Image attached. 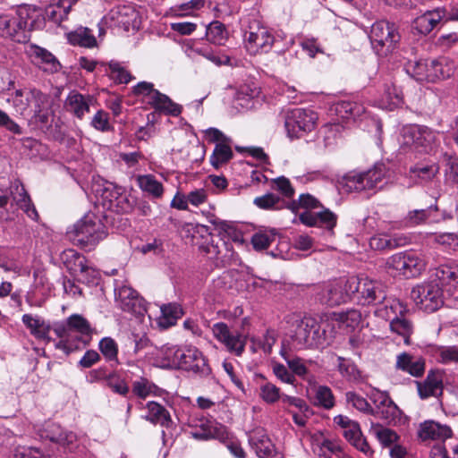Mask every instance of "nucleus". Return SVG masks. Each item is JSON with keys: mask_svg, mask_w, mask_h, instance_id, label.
Segmentation results:
<instances>
[{"mask_svg": "<svg viewBox=\"0 0 458 458\" xmlns=\"http://www.w3.org/2000/svg\"><path fill=\"white\" fill-rule=\"evenodd\" d=\"M291 338L299 349L324 348L335 337V323L329 318L293 317Z\"/></svg>", "mask_w": 458, "mask_h": 458, "instance_id": "1", "label": "nucleus"}, {"mask_svg": "<svg viewBox=\"0 0 458 458\" xmlns=\"http://www.w3.org/2000/svg\"><path fill=\"white\" fill-rule=\"evenodd\" d=\"M54 332L61 338L55 344L56 349L69 354L88 344L91 327L85 318L73 314L65 321L55 325Z\"/></svg>", "mask_w": 458, "mask_h": 458, "instance_id": "2", "label": "nucleus"}, {"mask_svg": "<svg viewBox=\"0 0 458 458\" xmlns=\"http://www.w3.org/2000/svg\"><path fill=\"white\" fill-rule=\"evenodd\" d=\"M400 145L403 150L430 154L439 146L438 135L428 127L411 124L403 128Z\"/></svg>", "mask_w": 458, "mask_h": 458, "instance_id": "3", "label": "nucleus"}, {"mask_svg": "<svg viewBox=\"0 0 458 458\" xmlns=\"http://www.w3.org/2000/svg\"><path fill=\"white\" fill-rule=\"evenodd\" d=\"M386 176V165L376 164L366 171H351L339 181L340 188L345 192H361L377 189Z\"/></svg>", "mask_w": 458, "mask_h": 458, "instance_id": "4", "label": "nucleus"}, {"mask_svg": "<svg viewBox=\"0 0 458 458\" xmlns=\"http://www.w3.org/2000/svg\"><path fill=\"white\" fill-rule=\"evenodd\" d=\"M17 32L14 41L25 43L30 39V32L41 30L45 25V17L40 8L32 4H20L16 10V18H13Z\"/></svg>", "mask_w": 458, "mask_h": 458, "instance_id": "5", "label": "nucleus"}, {"mask_svg": "<svg viewBox=\"0 0 458 458\" xmlns=\"http://www.w3.org/2000/svg\"><path fill=\"white\" fill-rule=\"evenodd\" d=\"M72 240L86 250H91L106 237V226L93 216H85L74 225Z\"/></svg>", "mask_w": 458, "mask_h": 458, "instance_id": "6", "label": "nucleus"}, {"mask_svg": "<svg viewBox=\"0 0 458 458\" xmlns=\"http://www.w3.org/2000/svg\"><path fill=\"white\" fill-rule=\"evenodd\" d=\"M277 40L268 28L254 21L244 30L243 44L250 55L268 53Z\"/></svg>", "mask_w": 458, "mask_h": 458, "instance_id": "7", "label": "nucleus"}, {"mask_svg": "<svg viewBox=\"0 0 458 458\" xmlns=\"http://www.w3.org/2000/svg\"><path fill=\"white\" fill-rule=\"evenodd\" d=\"M411 298L416 307L427 313L439 310L444 304V292L436 282H424L411 289Z\"/></svg>", "mask_w": 458, "mask_h": 458, "instance_id": "8", "label": "nucleus"}, {"mask_svg": "<svg viewBox=\"0 0 458 458\" xmlns=\"http://www.w3.org/2000/svg\"><path fill=\"white\" fill-rule=\"evenodd\" d=\"M386 266L395 275L407 278L420 276L426 268V261L420 254L411 251L398 252L386 259Z\"/></svg>", "mask_w": 458, "mask_h": 458, "instance_id": "9", "label": "nucleus"}, {"mask_svg": "<svg viewBox=\"0 0 458 458\" xmlns=\"http://www.w3.org/2000/svg\"><path fill=\"white\" fill-rule=\"evenodd\" d=\"M318 114L304 108H294L288 112L284 126L287 135L293 138H301L315 129Z\"/></svg>", "mask_w": 458, "mask_h": 458, "instance_id": "10", "label": "nucleus"}, {"mask_svg": "<svg viewBox=\"0 0 458 458\" xmlns=\"http://www.w3.org/2000/svg\"><path fill=\"white\" fill-rule=\"evenodd\" d=\"M349 291L352 296L362 300L363 304H376L386 298V292L381 283L367 277L352 276L348 278Z\"/></svg>", "mask_w": 458, "mask_h": 458, "instance_id": "11", "label": "nucleus"}, {"mask_svg": "<svg viewBox=\"0 0 458 458\" xmlns=\"http://www.w3.org/2000/svg\"><path fill=\"white\" fill-rule=\"evenodd\" d=\"M181 356L179 369L199 377H206L211 374L208 360L196 346L182 345V354Z\"/></svg>", "mask_w": 458, "mask_h": 458, "instance_id": "12", "label": "nucleus"}, {"mask_svg": "<svg viewBox=\"0 0 458 458\" xmlns=\"http://www.w3.org/2000/svg\"><path fill=\"white\" fill-rule=\"evenodd\" d=\"M369 38L375 48L386 47V51H391L400 41L401 35L395 23L378 21L371 26Z\"/></svg>", "mask_w": 458, "mask_h": 458, "instance_id": "13", "label": "nucleus"}, {"mask_svg": "<svg viewBox=\"0 0 458 458\" xmlns=\"http://www.w3.org/2000/svg\"><path fill=\"white\" fill-rule=\"evenodd\" d=\"M214 337L220 342L227 352L236 356H242L246 345V337L240 333H233L224 322H217L212 326Z\"/></svg>", "mask_w": 458, "mask_h": 458, "instance_id": "14", "label": "nucleus"}, {"mask_svg": "<svg viewBox=\"0 0 458 458\" xmlns=\"http://www.w3.org/2000/svg\"><path fill=\"white\" fill-rule=\"evenodd\" d=\"M41 439L49 440L58 444L69 452H74L78 447L77 436L72 431H64L58 424L51 421L46 422L38 430Z\"/></svg>", "mask_w": 458, "mask_h": 458, "instance_id": "15", "label": "nucleus"}, {"mask_svg": "<svg viewBox=\"0 0 458 458\" xmlns=\"http://www.w3.org/2000/svg\"><path fill=\"white\" fill-rule=\"evenodd\" d=\"M190 434L197 440L218 439L224 441L228 437L226 428L215 420L206 418L199 419L194 424L190 425Z\"/></svg>", "mask_w": 458, "mask_h": 458, "instance_id": "16", "label": "nucleus"}, {"mask_svg": "<svg viewBox=\"0 0 458 458\" xmlns=\"http://www.w3.org/2000/svg\"><path fill=\"white\" fill-rule=\"evenodd\" d=\"M347 284L348 279L326 284L318 293L319 301L332 307L347 302L352 297V292L349 291Z\"/></svg>", "mask_w": 458, "mask_h": 458, "instance_id": "17", "label": "nucleus"}, {"mask_svg": "<svg viewBox=\"0 0 458 458\" xmlns=\"http://www.w3.org/2000/svg\"><path fill=\"white\" fill-rule=\"evenodd\" d=\"M115 301L123 311L135 316H143L147 312L145 301L130 286L122 285L115 289Z\"/></svg>", "mask_w": 458, "mask_h": 458, "instance_id": "18", "label": "nucleus"}, {"mask_svg": "<svg viewBox=\"0 0 458 458\" xmlns=\"http://www.w3.org/2000/svg\"><path fill=\"white\" fill-rule=\"evenodd\" d=\"M375 408L371 415L386 423H395L402 415V411L386 393L378 392L372 399Z\"/></svg>", "mask_w": 458, "mask_h": 458, "instance_id": "19", "label": "nucleus"}, {"mask_svg": "<svg viewBox=\"0 0 458 458\" xmlns=\"http://www.w3.org/2000/svg\"><path fill=\"white\" fill-rule=\"evenodd\" d=\"M249 444L259 458H283L275 450V446L264 428L253 429L249 434Z\"/></svg>", "mask_w": 458, "mask_h": 458, "instance_id": "20", "label": "nucleus"}, {"mask_svg": "<svg viewBox=\"0 0 458 458\" xmlns=\"http://www.w3.org/2000/svg\"><path fill=\"white\" fill-rule=\"evenodd\" d=\"M31 62L42 71L55 73L59 71L61 65L55 56L46 48L37 45H30L26 50Z\"/></svg>", "mask_w": 458, "mask_h": 458, "instance_id": "21", "label": "nucleus"}, {"mask_svg": "<svg viewBox=\"0 0 458 458\" xmlns=\"http://www.w3.org/2000/svg\"><path fill=\"white\" fill-rule=\"evenodd\" d=\"M10 195L13 199L10 208H13V203L32 220L37 221L38 214L35 206L32 204L31 199L27 193L23 184L19 181L15 180L11 182L10 185Z\"/></svg>", "mask_w": 458, "mask_h": 458, "instance_id": "22", "label": "nucleus"}, {"mask_svg": "<svg viewBox=\"0 0 458 458\" xmlns=\"http://www.w3.org/2000/svg\"><path fill=\"white\" fill-rule=\"evenodd\" d=\"M300 221L308 226H318L329 231L336 225L337 216L329 209L320 212L304 211L299 216Z\"/></svg>", "mask_w": 458, "mask_h": 458, "instance_id": "23", "label": "nucleus"}, {"mask_svg": "<svg viewBox=\"0 0 458 458\" xmlns=\"http://www.w3.org/2000/svg\"><path fill=\"white\" fill-rule=\"evenodd\" d=\"M92 102L93 97L90 95L72 91L65 99L64 107L69 113L81 120L86 114L89 113Z\"/></svg>", "mask_w": 458, "mask_h": 458, "instance_id": "24", "label": "nucleus"}, {"mask_svg": "<svg viewBox=\"0 0 458 458\" xmlns=\"http://www.w3.org/2000/svg\"><path fill=\"white\" fill-rule=\"evenodd\" d=\"M445 17V10L436 8L426 11L420 16L414 19L412 26L421 35L429 34L436 26Z\"/></svg>", "mask_w": 458, "mask_h": 458, "instance_id": "25", "label": "nucleus"}, {"mask_svg": "<svg viewBox=\"0 0 458 458\" xmlns=\"http://www.w3.org/2000/svg\"><path fill=\"white\" fill-rule=\"evenodd\" d=\"M30 114L41 123L49 122L50 111V97L43 93L39 89L33 88V98L31 99Z\"/></svg>", "mask_w": 458, "mask_h": 458, "instance_id": "26", "label": "nucleus"}, {"mask_svg": "<svg viewBox=\"0 0 458 458\" xmlns=\"http://www.w3.org/2000/svg\"><path fill=\"white\" fill-rule=\"evenodd\" d=\"M21 321L36 339L46 342L51 340L49 336L51 326L42 317L27 313L21 317Z\"/></svg>", "mask_w": 458, "mask_h": 458, "instance_id": "27", "label": "nucleus"}, {"mask_svg": "<svg viewBox=\"0 0 458 458\" xmlns=\"http://www.w3.org/2000/svg\"><path fill=\"white\" fill-rule=\"evenodd\" d=\"M377 305L374 311L375 316L390 322L400 316H404L407 312L406 307L397 299H386V297Z\"/></svg>", "mask_w": 458, "mask_h": 458, "instance_id": "28", "label": "nucleus"}, {"mask_svg": "<svg viewBox=\"0 0 458 458\" xmlns=\"http://www.w3.org/2000/svg\"><path fill=\"white\" fill-rule=\"evenodd\" d=\"M395 367L414 377H420L425 372V360L403 352L396 356Z\"/></svg>", "mask_w": 458, "mask_h": 458, "instance_id": "29", "label": "nucleus"}, {"mask_svg": "<svg viewBox=\"0 0 458 458\" xmlns=\"http://www.w3.org/2000/svg\"><path fill=\"white\" fill-rule=\"evenodd\" d=\"M419 437L423 441H445L452 437V429L447 425H443L434 420H427L420 424Z\"/></svg>", "mask_w": 458, "mask_h": 458, "instance_id": "30", "label": "nucleus"}, {"mask_svg": "<svg viewBox=\"0 0 458 458\" xmlns=\"http://www.w3.org/2000/svg\"><path fill=\"white\" fill-rule=\"evenodd\" d=\"M135 12L131 6L117 4L103 17L105 25L109 27L128 26Z\"/></svg>", "mask_w": 458, "mask_h": 458, "instance_id": "31", "label": "nucleus"}, {"mask_svg": "<svg viewBox=\"0 0 458 458\" xmlns=\"http://www.w3.org/2000/svg\"><path fill=\"white\" fill-rule=\"evenodd\" d=\"M443 373L430 370L423 382H417L419 395L421 399L436 396L442 392Z\"/></svg>", "mask_w": 458, "mask_h": 458, "instance_id": "32", "label": "nucleus"}, {"mask_svg": "<svg viewBox=\"0 0 458 458\" xmlns=\"http://www.w3.org/2000/svg\"><path fill=\"white\" fill-rule=\"evenodd\" d=\"M32 98L33 89H19L8 94L6 102L17 114L25 116L30 114Z\"/></svg>", "mask_w": 458, "mask_h": 458, "instance_id": "33", "label": "nucleus"}, {"mask_svg": "<svg viewBox=\"0 0 458 458\" xmlns=\"http://www.w3.org/2000/svg\"><path fill=\"white\" fill-rule=\"evenodd\" d=\"M150 106L158 112L172 116H178L182 111V106L173 102L171 98L158 90L154 92L149 100Z\"/></svg>", "mask_w": 458, "mask_h": 458, "instance_id": "34", "label": "nucleus"}, {"mask_svg": "<svg viewBox=\"0 0 458 458\" xmlns=\"http://www.w3.org/2000/svg\"><path fill=\"white\" fill-rule=\"evenodd\" d=\"M148 414L146 420L153 424H158L163 428H172L174 422L170 412L160 403L157 402H148L147 403Z\"/></svg>", "mask_w": 458, "mask_h": 458, "instance_id": "35", "label": "nucleus"}, {"mask_svg": "<svg viewBox=\"0 0 458 458\" xmlns=\"http://www.w3.org/2000/svg\"><path fill=\"white\" fill-rule=\"evenodd\" d=\"M200 249L208 255L209 259L220 262L225 261L232 255V247L226 242H223L220 237L216 242L211 239L209 242L201 245Z\"/></svg>", "mask_w": 458, "mask_h": 458, "instance_id": "36", "label": "nucleus"}, {"mask_svg": "<svg viewBox=\"0 0 458 458\" xmlns=\"http://www.w3.org/2000/svg\"><path fill=\"white\" fill-rule=\"evenodd\" d=\"M61 260L67 270L77 276L87 266L86 258L73 249H68L61 253Z\"/></svg>", "mask_w": 458, "mask_h": 458, "instance_id": "37", "label": "nucleus"}, {"mask_svg": "<svg viewBox=\"0 0 458 458\" xmlns=\"http://www.w3.org/2000/svg\"><path fill=\"white\" fill-rule=\"evenodd\" d=\"M454 71L455 64L454 61L446 57H439L435 60H430V81L450 78L454 73Z\"/></svg>", "mask_w": 458, "mask_h": 458, "instance_id": "38", "label": "nucleus"}, {"mask_svg": "<svg viewBox=\"0 0 458 458\" xmlns=\"http://www.w3.org/2000/svg\"><path fill=\"white\" fill-rule=\"evenodd\" d=\"M71 8V4L64 0H52L45 9V20L61 25L67 19Z\"/></svg>", "mask_w": 458, "mask_h": 458, "instance_id": "39", "label": "nucleus"}, {"mask_svg": "<svg viewBox=\"0 0 458 458\" xmlns=\"http://www.w3.org/2000/svg\"><path fill=\"white\" fill-rule=\"evenodd\" d=\"M337 370L340 375L348 382L360 383L364 378L357 365L350 359L337 356Z\"/></svg>", "mask_w": 458, "mask_h": 458, "instance_id": "40", "label": "nucleus"}, {"mask_svg": "<svg viewBox=\"0 0 458 458\" xmlns=\"http://www.w3.org/2000/svg\"><path fill=\"white\" fill-rule=\"evenodd\" d=\"M182 354V346L165 345L160 350L161 367L165 369H179Z\"/></svg>", "mask_w": 458, "mask_h": 458, "instance_id": "41", "label": "nucleus"}, {"mask_svg": "<svg viewBox=\"0 0 458 458\" xmlns=\"http://www.w3.org/2000/svg\"><path fill=\"white\" fill-rule=\"evenodd\" d=\"M406 239L401 236L377 234L369 239V246L375 250H393L404 245Z\"/></svg>", "mask_w": 458, "mask_h": 458, "instance_id": "42", "label": "nucleus"}, {"mask_svg": "<svg viewBox=\"0 0 458 458\" xmlns=\"http://www.w3.org/2000/svg\"><path fill=\"white\" fill-rule=\"evenodd\" d=\"M433 276L442 284H458V264L454 261L441 264L434 269Z\"/></svg>", "mask_w": 458, "mask_h": 458, "instance_id": "43", "label": "nucleus"}, {"mask_svg": "<svg viewBox=\"0 0 458 458\" xmlns=\"http://www.w3.org/2000/svg\"><path fill=\"white\" fill-rule=\"evenodd\" d=\"M335 112L343 120L355 121L365 113V107L357 102L343 100L336 104Z\"/></svg>", "mask_w": 458, "mask_h": 458, "instance_id": "44", "label": "nucleus"}, {"mask_svg": "<svg viewBox=\"0 0 458 458\" xmlns=\"http://www.w3.org/2000/svg\"><path fill=\"white\" fill-rule=\"evenodd\" d=\"M429 69L428 60H410L404 64L405 72L418 81H430Z\"/></svg>", "mask_w": 458, "mask_h": 458, "instance_id": "45", "label": "nucleus"}, {"mask_svg": "<svg viewBox=\"0 0 458 458\" xmlns=\"http://www.w3.org/2000/svg\"><path fill=\"white\" fill-rule=\"evenodd\" d=\"M132 392L139 398L145 399L149 395L161 396L164 390L145 377L132 383Z\"/></svg>", "mask_w": 458, "mask_h": 458, "instance_id": "46", "label": "nucleus"}, {"mask_svg": "<svg viewBox=\"0 0 458 458\" xmlns=\"http://www.w3.org/2000/svg\"><path fill=\"white\" fill-rule=\"evenodd\" d=\"M162 316L159 324L163 327H170L182 316L183 311L180 304L168 303L161 307Z\"/></svg>", "mask_w": 458, "mask_h": 458, "instance_id": "47", "label": "nucleus"}, {"mask_svg": "<svg viewBox=\"0 0 458 458\" xmlns=\"http://www.w3.org/2000/svg\"><path fill=\"white\" fill-rule=\"evenodd\" d=\"M206 37L209 42L222 46L228 38V31L222 22L214 21L207 27Z\"/></svg>", "mask_w": 458, "mask_h": 458, "instance_id": "48", "label": "nucleus"}, {"mask_svg": "<svg viewBox=\"0 0 458 458\" xmlns=\"http://www.w3.org/2000/svg\"><path fill=\"white\" fill-rule=\"evenodd\" d=\"M139 187L154 198H160L163 195L164 188L160 182L152 174L139 175L137 177Z\"/></svg>", "mask_w": 458, "mask_h": 458, "instance_id": "49", "label": "nucleus"}, {"mask_svg": "<svg viewBox=\"0 0 458 458\" xmlns=\"http://www.w3.org/2000/svg\"><path fill=\"white\" fill-rule=\"evenodd\" d=\"M68 40L72 45L93 47L97 44L96 38L88 28H79L68 33Z\"/></svg>", "mask_w": 458, "mask_h": 458, "instance_id": "50", "label": "nucleus"}, {"mask_svg": "<svg viewBox=\"0 0 458 458\" xmlns=\"http://www.w3.org/2000/svg\"><path fill=\"white\" fill-rule=\"evenodd\" d=\"M230 144L231 141L218 142L216 144L213 153L210 156V163L214 167L218 168L233 157Z\"/></svg>", "mask_w": 458, "mask_h": 458, "instance_id": "51", "label": "nucleus"}, {"mask_svg": "<svg viewBox=\"0 0 458 458\" xmlns=\"http://www.w3.org/2000/svg\"><path fill=\"white\" fill-rule=\"evenodd\" d=\"M40 285L43 287L44 279L42 277L39 278V282L36 283L25 294L26 302L30 307H37L40 308L45 303L47 299V293L44 289L40 288Z\"/></svg>", "mask_w": 458, "mask_h": 458, "instance_id": "52", "label": "nucleus"}, {"mask_svg": "<svg viewBox=\"0 0 458 458\" xmlns=\"http://www.w3.org/2000/svg\"><path fill=\"white\" fill-rule=\"evenodd\" d=\"M439 173V165L437 163L430 165L416 164L410 168V174L423 182H430Z\"/></svg>", "mask_w": 458, "mask_h": 458, "instance_id": "53", "label": "nucleus"}, {"mask_svg": "<svg viewBox=\"0 0 458 458\" xmlns=\"http://www.w3.org/2000/svg\"><path fill=\"white\" fill-rule=\"evenodd\" d=\"M390 328L403 338L405 344H411V335L413 332V326L404 316H400L390 322Z\"/></svg>", "mask_w": 458, "mask_h": 458, "instance_id": "54", "label": "nucleus"}, {"mask_svg": "<svg viewBox=\"0 0 458 458\" xmlns=\"http://www.w3.org/2000/svg\"><path fill=\"white\" fill-rule=\"evenodd\" d=\"M437 211V206H429L427 208L414 209L408 212L405 220L410 225H419L430 220L434 213Z\"/></svg>", "mask_w": 458, "mask_h": 458, "instance_id": "55", "label": "nucleus"}, {"mask_svg": "<svg viewBox=\"0 0 458 458\" xmlns=\"http://www.w3.org/2000/svg\"><path fill=\"white\" fill-rule=\"evenodd\" d=\"M216 232L218 237H220L223 242H226L227 243H229L230 241L240 244L243 242L242 232L236 229L233 225L225 221L223 224L218 225V229Z\"/></svg>", "mask_w": 458, "mask_h": 458, "instance_id": "56", "label": "nucleus"}, {"mask_svg": "<svg viewBox=\"0 0 458 458\" xmlns=\"http://www.w3.org/2000/svg\"><path fill=\"white\" fill-rule=\"evenodd\" d=\"M314 403L317 406L330 410L335 406V397L332 390L327 386H318L315 388Z\"/></svg>", "mask_w": 458, "mask_h": 458, "instance_id": "57", "label": "nucleus"}, {"mask_svg": "<svg viewBox=\"0 0 458 458\" xmlns=\"http://www.w3.org/2000/svg\"><path fill=\"white\" fill-rule=\"evenodd\" d=\"M253 203L262 209H280L284 207L285 202L275 193H267L254 199Z\"/></svg>", "mask_w": 458, "mask_h": 458, "instance_id": "58", "label": "nucleus"}, {"mask_svg": "<svg viewBox=\"0 0 458 458\" xmlns=\"http://www.w3.org/2000/svg\"><path fill=\"white\" fill-rule=\"evenodd\" d=\"M280 355L286 361L291 372L295 376L304 377L308 373V369L303 360L299 357H290L284 348L280 350Z\"/></svg>", "mask_w": 458, "mask_h": 458, "instance_id": "59", "label": "nucleus"}, {"mask_svg": "<svg viewBox=\"0 0 458 458\" xmlns=\"http://www.w3.org/2000/svg\"><path fill=\"white\" fill-rule=\"evenodd\" d=\"M371 430L383 446H390L397 442L399 437L394 430L379 424H372Z\"/></svg>", "mask_w": 458, "mask_h": 458, "instance_id": "60", "label": "nucleus"}, {"mask_svg": "<svg viewBox=\"0 0 458 458\" xmlns=\"http://www.w3.org/2000/svg\"><path fill=\"white\" fill-rule=\"evenodd\" d=\"M335 318H329V320H333L335 323V326L338 323H342L347 327L354 328L357 327L360 320L361 315L358 310H351L344 313L334 314Z\"/></svg>", "mask_w": 458, "mask_h": 458, "instance_id": "61", "label": "nucleus"}, {"mask_svg": "<svg viewBox=\"0 0 458 458\" xmlns=\"http://www.w3.org/2000/svg\"><path fill=\"white\" fill-rule=\"evenodd\" d=\"M436 359L442 364L458 362V346H440L436 349Z\"/></svg>", "mask_w": 458, "mask_h": 458, "instance_id": "62", "label": "nucleus"}, {"mask_svg": "<svg viewBox=\"0 0 458 458\" xmlns=\"http://www.w3.org/2000/svg\"><path fill=\"white\" fill-rule=\"evenodd\" d=\"M259 397L266 403L274 404L280 400V388L270 382H267L259 387Z\"/></svg>", "mask_w": 458, "mask_h": 458, "instance_id": "63", "label": "nucleus"}, {"mask_svg": "<svg viewBox=\"0 0 458 458\" xmlns=\"http://www.w3.org/2000/svg\"><path fill=\"white\" fill-rule=\"evenodd\" d=\"M98 347L106 360L117 362L118 346L113 338H102L98 344Z\"/></svg>", "mask_w": 458, "mask_h": 458, "instance_id": "64", "label": "nucleus"}]
</instances>
